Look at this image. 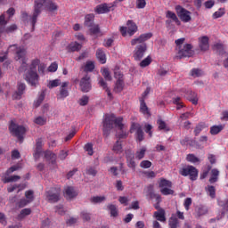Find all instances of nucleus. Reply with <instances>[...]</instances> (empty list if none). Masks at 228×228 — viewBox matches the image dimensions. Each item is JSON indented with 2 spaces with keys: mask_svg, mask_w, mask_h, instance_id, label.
Listing matches in <instances>:
<instances>
[{
  "mask_svg": "<svg viewBox=\"0 0 228 228\" xmlns=\"http://www.w3.org/2000/svg\"><path fill=\"white\" fill-rule=\"evenodd\" d=\"M132 129L136 131V137L139 142H143V129H142V126L140 124H133Z\"/></svg>",
  "mask_w": 228,
  "mask_h": 228,
  "instance_id": "nucleus-21",
  "label": "nucleus"
},
{
  "mask_svg": "<svg viewBox=\"0 0 228 228\" xmlns=\"http://www.w3.org/2000/svg\"><path fill=\"white\" fill-rule=\"evenodd\" d=\"M146 5H147V2L145 0L136 1V8H138L139 10L145 8Z\"/></svg>",
  "mask_w": 228,
  "mask_h": 228,
  "instance_id": "nucleus-57",
  "label": "nucleus"
},
{
  "mask_svg": "<svg viewBox=\"0 0 228 228\" xmlns=\"http://www.w3.org/2000/svg\"><path fill=\"white\" fill-rule=\"evenodd\" d=\"M8 24V20H6V16L4 14H2L0 16V37L1 33H14V31H17L19 28L16 24H12L6 28H4Z\"/></svg>",
  "mask_w": 228,
  "mask_h": 228,
  "instance_id": "nucleus-8",
  "label": "nucleus"
},
{
  "mask_svg": "<svg viewBox=\"0 0 228 228\" xmlns=\"http://www.w3.org/2000/svg\"><path fill=\"white\" fill-rule=\"evenodd\" d=\"M65 195L68 199H74V197H77V192H76L74 187L69 186L65 189Z\"/></svg>",
  "mask_w": 228,
  "mask_h": 228,
  "instance_id": "nucleus-27",
  "label": "nucleus"
},
{
  "mask_svg": "<svg viewBox=\"0 0 228 228\" xmlns=\"http://www.w3.org/2000/svg\"><path fill=\"white\" fill-rule=\"evenodd\" d=\"M108 209L110 211V216H113L114 218L118 216V209L117 208V206L110 204L108 205Z\"/></svg>",
  "mask_w": 228,
  "mask_h": 228,
  "instance_id": "nucleus-37",
  "label": "nucleus"
},
{
  "mask_svg": "<svg viewBox=\"0 0 228 228\" xmlns=\"http://www.w3.org/2000/svg\"><path fill=\"white\" fill-rule=\"evenodd\" d=\"M114 77L118 80L124 79V75L122 74V72H120V70L115 69Z\"/></svg>",
  "mask_w": 228,
  "mask_h": 228,
  "instance_id": "nucleus-63",
  "label": "nucleus"
},
{
  "mask_svg": "<svg viewBox=\"0 0 228 228\" xmlns=\"http://www.w3.org/2000/svg\"><path fill=\"white\" fill-rule=\"evenodd\" d=\"M200 51H208L209 49V37L203 36L199 38Z\"/></svg>",
  "mask_w": 228,
  "mask_h": 228,
  "instance_id": "nucleus-16",
  "label": "nucleus"
},
{
  "mask_svg": "<svg viewBox=\"0 0 228 228\" xmlns=\"http://www.w3.org/2000/svg\"><path fill=\"white\" fill-rule=\"evenodd\" d=\"M220 175V171L218 169L214 168L211 170V176L209 178L210 184H214V183H216L218 181V176Z\"/></svg>",
  "mask_w": 228,
  "mask_h": 228,
  "instance_id": "nucleus-26",
  "label": "nucleus"
},
{
  "mask_svg": "<svg viewBox=\"0 0 228 228\" xmlns=\"http://www.w3.org/2000/svg\"><path fill=\"white\" fill-rule=\"evenodd\" d=\"M90 101V98L86 95H84L79 100L80 106H86L88 104V102Z\"/></svg>",
  "mask_w": 228,
  "mask_h": 228,
  "instance_id": "nucleus-56",
  "label": "nucleus"
},
{
  "mask_svg": "<svg viewBox=\"0 0 228 228\" xmlns=\"http://www.w3.org/2000/svg\"><path fill=\"white\" fill-rule=\"evenodd\" d=\"M81 218L84 222H90L92 220V214L84 211L81 213Z\"/></svg>",
  "mask_w": 228,
  "mask_h": 228,
  "instance_id": "nucleus-51",
  "label": "nucleus"
},
{
  "mask_svg": "<svg viewBox=\"0 0 228 228\" xmlns=\"http://www.w3.org/2000/svg\"><path fill=\"white\" fill-rule=\"evenodd\" d=\"M159 188H160V193L162 195H174L175 193L174 190L170 189L172 188V182L165 178L160 179Z\"/></svg>",
  "mask_w": 228,
  "mask_h": 228,
  "instance_id": "nucleus-9",
  "label": "nucleus"
},
{
  "mask_svg": "<svg viewBox=\"0 0 228 228\" xmlns=\"http://www.w3.org/2000/svg\"><path fill=\"white\" fill-rule=\"evenodd\" d=\"M193 46L191 44L184 45L183 48L179 50L178 58L181 60L183 58H191L195 52L192 50Z\"/></svg>",
  "mask_w": 228,
  "mask_h": 228,
  "instance_id": "nucleus-12",
  "label": "nucleus"
},
{
  "mask_svg": "<svg viewBox=\"0 0 228 228\" xmlns=\"http://www.w3.org/2000/svg\"><path fill=\"white\" fill-rule=\"evenodd\" d=\"M222 131H224V125L213 126L210 127V134H212L213 136L218 134L219 133H222Z\"/></svg>",
  "mask_w": 228,
  "mask_h": 228,
  "instance_id": "nucleus-31",
  "label": "nucleus"
},
{
  "mask_svg": "<svg viewBox=\"0 0 228 228\" xmlns=\"http://www.w3.org/2000/svg\"><path fill=\"white\" fill-rule=\"evenodd\" d=\"M185 97L192 104H194V105L199 104V96L197 95V93H195L193 91H187L185 93Z\"/></svg>",
  "mask_w": 228,
  "mask_h": 228,
  "instance_id": "nucleus-18",
  "label": "nucleus"
},
{
  "mask_svg": "<svg viewBox=\"0 0 228 228\" xmlns=\"http://www.w3.org/2000/svg\"><path fill=\"white\" fill-rule=\"evenodd\" d=\"M50 0H35L34 1V12L33 15L30 17V22L32 25V29H35V24H37V20L38 19V15L42 13V10L47 6V3Z\"/></svg>",
  "mask_w": 228,
  "mask_h": 228,
  "instance_id": "nucleus-4",
  "label": "nucleus"
},
{
  "mask_svg": "<svg viewBox=\"0 0 228 228\" xmlns=\"http://www.w3.org/2000/svg\"><path fill=\"white\" fill-rule=\"evenodd\" d=\"M24 90H26V84L19 82L17 92H19L20 94H21L23 95L24 94Z\"/></svg>",
  "mask_w": 228,
  "mask_h": 228,
  "instance_id": "nucleus-61",
  "label": "nucleus"
},
{
  "mask_svg": "<svg viewBox=\"0 0 228 228\" xmlns=\"http://www.w3.org/2000/svg\"><path fill=\"white\" fill-rule=\"evenodd\" d=\"M206 191L208 193L211 199H215L216 197V189L213 185H208L205 188Z\"/></svg>",
  "mask_w": 228,
  "mask_h": 228,
  "instance_id": "nucleus-36",
  "label": "nucleus"
},
{
  "mask_svg": "<svg viewBox=\"0 0 228 228\" xmlns=\"http://www.w3.org/2000/svg\"><path fill=\"white\" fill-rule=\"evenodd\" d=\"M45 158L46 159V161H49L50 165H53V168L58 167V165L56 164L57 156L54 152L51 151H45Z\"/></svg>",
  "mask_w": 228,
  "mask_h": 228,
  "instance_id": "nucleus-14",
  "label": "nucleus"
},
{
  "mask_svg": "<svg viewBox=\"0 0 228 228\" xmlns=\"http://www.w3.org/2000/svg\"><path fill=\"white\" fill-rule=\"evenodd\" d=\"M169 226L170 228H177L179 226V219L176 217H171L169 219Z\"/></svg>",
  "mask_w": 228,
  "mask_h": 228,
  "instance_id": "nucleus-45",
  "label": "nucleus"
},
{
  "mask_svg": "<svg viewBox=\"0 0 228 228\" xmlns=\"http://www.w3.org/2000/svg\"><path fill=\"white\" fill-rule=\"evenodd\" d=\"M203 74L204 72L200 69H192L191 71V76H192V77H200Z\"/></svg>",
  "mask_w": 228,
  "mask_h": 228,
  "instance_id": "nucleus-42",
  "label": "nucleus"
},
{
  "mask_svg": "<svg viewBox=\"0 0 228 228\" xmlns=\"http://www.w3.org/2000/svg\"><path fill=\"white\" fill-rule=\"evenodd\" d=\"M85 151L88 152L89 156H94V144L88 142L85 145Z\"/></svg>",
  "mask_w": 228,
  "mask_h": 228,
  "instance_id": "nucleus-49",
  "label": "nucleus"
},
{
  "mask_svg": "<svg viewBox=\"0 0 228 228\" xmlns=\"http://www.w3.org/2000/svg\"><path fill=\"white\" fill-rule=\"evenodd\" d=\"M89 200L92 204H101V202H104V200H106V197L94 196V197H91Z\"/></svg>",
  "mask_w": 228,
  "mask_h": 228,
  "instance_id": "nucleus-34",
  "label": "nucleus"
},
{
  "mask_svg": "<svg viewBox=\"0 0 228 228\" xmlns=\"http://www.w3.org/2000/svg\"><path fill=\"white\" fill-rule=\"evenodd\" d=\"M180 175H183V177H188L191 181H197L199 177V169L193 166H185L179 169Z\"/></svg>",
  "mask_w": 228,
  "mask_h": 228,
  "instance_id": "nucleus-6",
  "label": "nucleus"
},
{
  "mask_svg": "<svg viewBox=\"0 0 228 228\" xmlns=\"http://www.w3.org/2000/svg\"><path fill=\"white\" fill-rule=\"evenodd\" d=\"M95 69V63L92 61H87L84 67V72H94Z\"/></svg>",
  "mask_w": 228,
  "mask_h": 228,
  "instance_id": "nucleus-32",
  "label": "nucleus"
},
{
  "mask_svg": "<svg viewBox=\"0 0 228 228\" xmlns=\"http://www.w3.org/2000/svg\"><path fill=\"white\" fill-rule=\"evenodd\" d=\"M154 216L159 220V222H167V217L165 216V209L159 208V211L154 212Z\"/></svg>",
  "mask_w": 228,
  "mask_h": 228,
  "instance_id": "nucleus-25",
  "label": "nucleus"
},
{
  "mask_svg": "<svg viewBox=\"0 0 228 228\" xmlns=\"http://www.w3.org/2000/svg\"><path fill=\"white\" fill-rule=\"evenodd\" d=\"M89 31L91 35H98V33H101V28H99V25H93L92 27H89Z\"/></svg>",
  "mask_w": 228,
  "mask_h": 228,
  "instance_id": "nucleus-46",
  "label": "nucleus"
},
{
  "mask_svg": "<svg viewBox=\"0 0 228 228\" xmlns=\"http://www.w3.org/2000/svg\"><path fill=\"white\" fill-rule=\"evenodd\" d=\"M166 17L168 19H172L175 22H179V19L177 18V15L175 14L172 11H167Z\"/></svg>",
  "mask_w": 228,
  "mask_h": 228,
  "instance_id": "nucleus-53",
  "label": "nucleus"
},
{
  "mask_svg": "<svg viewBox=\"0 0 228 228\" xmlns=\"http://www.w3.org/2000/svg\"><path fill=\"white\" fill-rule=\"evenodd\" d=\"M148 190V193L151 199H155L156 202H158V204H160L161 202V195L159 194H156L154 192V185L153 184H150L147 187Z\"/></svg>",
  "mask_w": 228,
  "mask_h": 228,
  "instance_id": "nucleus-19",
  "label": "nucleus"
},
{
  "mask_svg": "<svg viewBox=\"0 0 228 228\" xmlns=\"http://www.w3.org/2000/svg\"><path fill=\"white\" fill-rule=\"evenodd\" d=\"M38 65H40V61L38 59H34L31 61V65L28 70H34L37 72V67H38Z\"/></svg>",
  "mask_w": 228,
  "mask_h": 228,
  "instance_id": "nucleus-50",
  "label": "nucleus"
},
{
  "mask_svg": "<svg viewBox=\"0 0 228 228\" xmlns=\"http://www.w3.org/2000/svg\"><path fill=\"white\" fill-rule=\"evenodd\" d=\"M102 76H103L106 81H111L113 77H111V72H110V69L104 68L102 69Z\"/></svg>",
  "mask_w": 228,
  "mask_h": 228,
  "instance_id": "nucleus-35",
  "label": "nucleus"
},
{
  "mask_svg": "<svg viewBox=\"0 0 228 228\" xmlns=\"http://www.w3.org/2000/svg\"><path fill=\"white\" fill-rule=\"evenodd\" d=\"M83 45L77 42L71 43L68 45V53H76L81 51Z\"/></svg>",
  "mask_w": 228,
  "mask_h": 228,
  "instance_id": "nucleus-22",
  "label": "nucleus"
},
{
  "mask_svg": "<svg viewBox=\"0 0 228 228\" xmlns=\"http://www.w3.org/2000/svg\"><path fill=\"white\" fill-rule=\"evenodd\" d=\"M147 150H145L144 148H142L140 151H137L135 154V158L136 159H143L144 156H145V152Z\"/></svg>",
  "mask_w": 228,
  "mask_h": 228,
  "instance_id": "nucleus-59",
  "label": "nucleus"
},
{
  "mask_svg": "<svg viewBox=\"0 0 228 228\" xmlns=\"http://www.w3.org/2000/svg\"><path fill=\"white\" fill-rule=\"evenodd\" d=\"M38 73L35 70L28 69L25 74V81L31 85V86H37L38 85Z\"/></svg>",
  "mask_w": 228,
  "mask_h": 228,
  "instance_id": "nucleus-11",
  "label": "nucleus"
},
{
  "mask_svg": "<svg viewBox=\"0 0 228 228\" xmlns=\"http://www.w3.org/2000/svg\"><path fill=\"white\" fill-rule=\"evenodd\" d=\"M67 86H69V82H64L61 84V86L60 88V95L62 99H65V97H69V90L67 89Z\"/></svg>",
  "mask_w": 228,
  "mask_h": 228,
  "instance_id": "nucleus-24",
  "label": "nucleus"
},
{
  "mask_svg": "<svg viewBox=\"0 0 228 228\" xmlns=\"http://www.w3.org/2000/svg\"><path fill=\"white\" fill-rule=\"evenodd\" d=\"M9 131L12 134V136L18 138L19 142L22 143V142H24V134H26L28 129H26L24 126H20L13 121H11L9 126Z\"/></svg>",
  "mask_w": 228,
  "mask_h": 228,
  "instance_id": "nucleus-5",
  "label": "nucleus"
},
{
  "mask_svg": "<svg viewBox=\"0 0 228 228\" xmlns=\"http://www.w3.org/2000/svg\"><path fill=\"white\" fill-rule=\"evenodd\" d=\"M20 166L19 165H14L11 167L9 169H7L6 174L7 175H10V174H13V172H16V170H20Z\"/></svg>",
  "mask_w": 228,
  "mask_h": 228,
  "instance_id": "nucleus-55",
  "label": "nucleus"
},
{
  "mask_svg": "<svg viewBox=\"0 0 228 228\" xmlns=\"http://www.w3.org/2000/svg\"><path fill=\"white\" fill-rule=\"evenodd\" d=\"M157 124L160 131H170V127L167 126V123H165V121H163L162 119H158Z\"/></svg>",
  "mask_w": 228,
  "mask_h": 228,
  "instance_id": "nucleus-39",
  "label": "nucleus"
},
{
  "mask_svg": "<svg viewBox=\"0 0 228 228\" xmlns=\"http://www.w3.org/2000/svg\"><path fill=\"white\" fill-rule=\"evenodd\" d=\"M124 120L123 118H116L115 114H107L105 115V118L102 121L103 124V128H102V133L103 136L105 138H108L111 133V129H113V125L117 126L118 127L119 131H122L124 129V124L122 121Z\"/></svg>",
  "mask_w": 228,
  "mask_h": 228,
  "instance_id": "nucleus-2",
  "label": "nucleus"
},
{
  "mask_svg": "<svg viewBox=\"0 0 228 228\" xmlns=\"http://www.w3.org/2000/svg\"><path fill=\"white\" fill-rule=\"evenodd\" d=\"M13 48L15 51V60L21 64L19 68V72H26L28 70V58L26 57L27 52L23 47H17V45H10L9 49Z\"/></svg>",
  "mask_w": 228,
  "mask_h": 228,
  "instance_id": "nucleus-3",
  "label": "nucleus"
},
{
  "mask_svg": "<svg viewBox=\"0 0 228 228\" xmlns=\"http://www.w3.org/2000/svg\"><path fill=\"white\" fill-rule=\"evenodd\" d=\"M127 25V33L130 37H133V35H134L136 33V31H138V26H136V23H134V21L129 20L126 22Z\"/></svg>",
  "mask_w": 228,
  "mask_h": 228,
  "instance_id": "nucleus-20",
  "label": "nucleus"
},
{
  "mask_svg": "<svg viewBox=\"0 0 228 228\" xmlns=\"http://www.w3.org/2000/svg\"><path fill=\"white\" fill-rule=\"evenodd\" d=\"M20 179V176L19 175H12L9 177H6L4 183H17Z\"/></svg>",
  "mask_w": 228,
  "mask_h": 228,
  "instance_id": "nucleus-48",
  "label": "nucleus"
},
{
  "mask_svg": "<svg viewBox=\"0 0 228 228\" xmlns=\"http://www.w3.org/2000/svg\"><path fill=\"white\" fill-rule=\"evenodd\" d=\"M55 213H58V215L61 216L65 215V209L63 208V205L55 206Z\"/></svg>",
  "mask_w": 228,
  "mask_h": 228,
  "instance_id": "nucleus-60",
  "label": "nucleus"
},
{
  "mask_svg": "<svg viewBox=\"0 0 228 228\" xmlns=\"http://www.w3.org/2000/svg\"><path fill=\"white\" fill-rule=\"evenodd\" d=\"M58 70V63L53 62L49 67H48V72H56Z\"/></svg>",
  "mask_w": 228,
  "mask_h": 228,
  "instance_id": "nucleus-64",
  "label": "nucleus"
},
{
  "mask_svg": "<svg viewBox=\"0 0 228 228\" xmlns=\"http://www.w3.org/2000/svg\"><path fill=\"white\" fill-rule=\"evenodd\" d=\"M175 12L182 22H190V20H191V12L184 9L183 6L176 5Z\"/></svg>",
  "mask_w": 228,
  "mask_h": 228,
  "instance_id": "nucleus-10",
  "label": "nucleus"
},
{
  "mask_svg": "<svg viewBox=\"0 0 228 228\" xmlns=\"http://www.w3.org/2000/svg\"><path fill=\"white\" fill-rule=\"evenodd\" d=\"M204 127H205L204 123H200L198 126H196L194 129L195 136H199V134H200V132L202 131V129H204Z\"/></svg>",
  "mask_w": 228,
  "mask_h": 228,
  "instance_id": "nucleus-52",
  "label": "nucleus"
},
{
  "mask_svg": "<svg viewBox=\"0 0 228 228\" xmlns=\"http://www.w3.org/2000/svg\"><path fill=\"white\" fill-rule=\"evenodd\" d=\"M31 200H26V199H21L20 201L17 203L18 208H25V206H28Z\"/></svg>",
  "mask_w": 228,
  "mask_h": 228,
  "instance_id": "nucleus-54",
  "label": "nucleus"
},
{
  "mask_svg": "<svg viewBox=\"0 0 228 228\" xmlns=\"http://www.w3.org/2000/svg\"><path fill=\"white\" fill-rule=\"evenodd\" d=\"M45 99V91H42L40 95L38 96L37 100L34 102V106L36 108H38L42 102H44V100Z\"/></svg>",
  "mask_w": 228,
  "mask_h": 228,
  "instance_id": "nucleus-38",
  "label": "nucleus"
},
{
  "mask_svg": "<svg viewBox=\"0 0 228 228\" xmlns=\"http://www.w3.org/2000/svg\"><path fill=\"white\" fill-rule=\"evenodd\" d=\"M141 168H151L152 167V162L150 160H142L140 164Z\"/></svg>",
  "mask_w": 228,
  "mask_h": 228,
  "instance_id": "nucleus-58",
  "label": "nucleus"
},
{
  "mask_svg": "<svg viewBox=\"0 0 228 228\" xmlns=\"http://www.w3.org/2000/svg\"><path fill=\"white\" fill-rule=\"evenodd\" d=\"M80 89L84 94H87L92 90V80L90 79V76L86 75L80 80Z\"/></svg>",
  "mask_w": 228,
  "mask_h": 228,
  "instance_id": "nucleus-13",
  "label": "nucleus"
},
{
  "mask_svg": "<svg viewBox=\"0 0 228 228\" xmlns=\"http://www.w3.org/2000/svg\"><path fill=\"white\" fill-rule=\"evenodd\" d=\"M111 5H109L108 4H101L96 6L94 9V12H97L99 15L102 13H110L111 12Z\"/></svg>",
  "mask_w": 228,
  "mask_h": 228,
  "instance_id": "nucleus-15",
  "label": "nucleus"
},
{
  "mask_svg": "<svg viewBox=\"0 0 228 228\" xmlns=\"http://www.w3.org/2000/svg\"><path fill=\"white\" fill-rule=\"evenodd\" d=\"M45 8L48 12H56V10H58V5L54 4L53 0H50V2L46 4Z\"/></svg>",
  "mask_w": 228,
  "mask_h": 228,
  "instance_id": "nucleus-40",
  "label": "nucleus"
},
{
  "mask_svg": "<svg viewBox=\"0 0 228 228\" xmlns=\"http://www.w3.org/2000/svg\"><path fill=\"white\" fill-rule=\"evenodd\" d=\"M96 58L98 61H100V63H102V65L106 63V53H104V51H102V49H98L96 51Z\"/></svg>",
  "mask_w": 228,
  "mask_h": 228,
  "instance_id": "nucleus-28",
  "label": "nucleus"
},
{
  "mask_svg": "<svg viewBox=\"0 0 228 228\" xmlns=\"http://www.w3.org/2000/svg\"><path fill=\"white\" fill-rule=\"evenodd\" d=\"M61 85V80L54 79L49 82L48 88H56V86H60Z\"/></svg>",
  "mask_w": 228,
  "mask_h": 228,
  "instance_id": "nucleus-47",
  "label": "nucleus"
},
{
  "mask_svg": "<svg viewBox=\"0 0 228 228\" xmlns=\"http://www.w3.org/2000/svg\"><path fill=\"white\" fill-rule=\"evenodd\" d=\"M28 215H31V208H23L18 215V218L20 220H22V218H24L25 216H28Z\"/></svg>",
  "mask_w": 228,
  "mask_h": 228,
  "instance_id": "nucleus-41",
  "label": "nucleus"
},
{
  "mask_svg": "<svg viewBox=\"0 0 228 228\" xmlns=\"http://www.w3.org/2000/svg\"><path fill=\"white\" fill-rule=\"evenodd\" d=\"M61 194V188L58 186L51 187L50 190L45 191L46 200L51 204L59 202Z\"/></svg>",
  "mask_w": 228,
  "mask_h": 228,
  "instance_id": "nucleus-7",
  "label": "nucleus"
},
{
  "mask_svg": "<svg viewBox=\"0 0 228 228\" xmlns=\"http://www.w3.org/2000/svg\"><path fill=\"white\" fill-rule=\"evenodd\" d=\"M140 112L148 118L151 117L152 115L151 113V110H149V107L147 106V103L145 102V100H143V98L140 99Z\"/></svg>",
  "mask_w": 228,
  "mask_h": 228,
  "instance_id": "nucleus-17",
  "label": "nucleus"
},
{
  "mask_svg": "<svg viewBox=\"0 0 228 228\" xmlns=\"http://www.w3.org/2000/svg\"><path fill=\"white\" fill-rule=\"evenodd\" d=\"M187 161L190 163H200V159L197 158L194 154H188L186 157Z\"/></svg>",
  "mask_w": 228,
  "mask_h": 228,
  "instance_id": "nucleus-43",
  "label": "nucleus"
},
{
  "mask_svg": "<svg viewBox=\"0 0 228 228\" xmlns=\"http://www.w3.org/2000/svg\"><path fill=\"white\" fill-rule=\"evenodd\" d=\"M151 62H152V58L151 56H148L147 58L143 59L140 62V67H142V68L149 67V65H151Z\"/></svg>",
  "mask_w": 228,
  "mask_h": 228,
  "instance_id": "nucleus-44",
  "label": "nucleus"
},
{
  "mask_svg": "<svg viewBox=\"0 0 228 228\" xmlns=\"http://www.w3.org/2000/svg\"><path fill=\"white\" fill-rule=\"evenodd\" d=\"M95 19V15H94V13H91V14H87L86 15L85 17V26L86 28H92V26H94V20Z\"/></svg>",
  "mask_w": 228,
  "mask_h": 228,
  "instance_id": "nucleus-23",
  "label": "nucleus"
},
{
  "mask_svg": "<svg viewBox=\"0 0 228 228\" xmlns=\"http://www.w3.org/2000/svg\"><path fill=\"white\" fill-rule=\"evenodd\" d=\"M214 51H216L217 54L220 56H227V52H225V49L224 48V45L222 44H216L214 45Z\"/></svg>",
  "mask_w": 228,
  "mask_h": 228,
  "instance_id": "nucleus-29",
  "label": "nucleus"
},
{
  "mask_svg": "<svg viewBox=\"0 0 228 228\" xmlns=\"http://www.w3.org/2000/svg\"><path fill=\"white\" fill-rule=\"evenodd\" d=\"M112 151L115 152V154H122V152H124L122 142L120 141H117L113 145Z\"/></svg>",
  "mask_w": 228,
  "mask_h": 228,
  "instance_id": "nucleus-30",
  "label": "nucleus"
},
{
  "mask_svg": "<svg viewBox=\"0 0 228 228\" xmlns=\"http://www.w3.org/2000/svg\"><path fill=\"white\" fill-rule=\"evenodd\" d=\"M87 175H93V177H95L97 175V171L95 170V167H88L86 169Z\"/></svg>",
  "mask_w": 228,
  "mask_h": 228,
  "instance_id": "nucleus-62",
  "label": "nucleus"
},
{
  "mask_svg": "<svg viewBox=\"0 0 228 228\" xmlns=\"http://www.w3.org/2000/svg\"><path fill=\"white\" fill-rule=\"evenodd\" d=\"M152 38V33H145L140 35L138 37H135L131 40V45H135L134 50V59L135 61H140L145 56L147 53V40Z\"/></svg>",
  "mask_w": 228,
  "mask_h": 228,
  "instance_id": "nucleus-1",
  "label": "nucleus"
},
{
  "mask_svg": "<svg viewBox=\"0 0 228 228\" xmlns=\"http://www.w3.org/2000/svg\"><path fill=\"white\" fill-rule=\"evenodd\" d=\"M124 90V79L117 80L116 86L114 87V92L120 94Z\"/></svg>",
  "mask_w": 228,
  "mask_h": 228,
  "instance_id": "nucleus-33",
  "label": "nucleus"
}]
</instances>
